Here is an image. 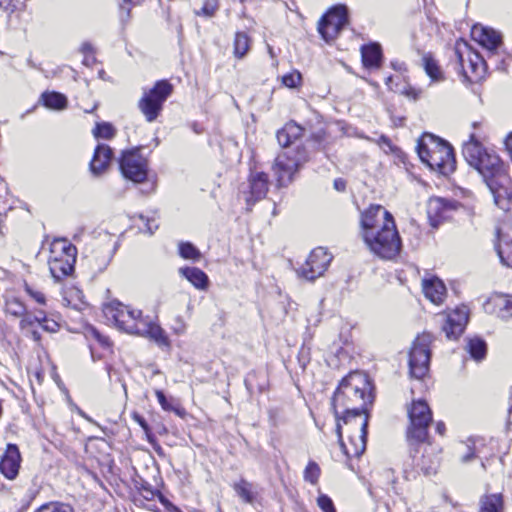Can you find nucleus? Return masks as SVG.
Listing matches in <instances>:
<instances>
[{
    "instance_id": "nucleus-1",
    "label": "nucleus",
    "mask_w": 512,
    "mask_h": 512,
    "mask_svg": "<svg viewBox=\"0 0 512 512\" xmlns=\"http://www.w3.org/2000/svg\"><path fill=\"white\" fill-rule=\"evenodd\" d=\"M372 401L370 383L365 375L358 372L346 376L333 395L336 433L347 458L359 457L366 449L367 407Z\"/></svg>"
},
{
    "instance_id": "nucleus-2",
    "label": "nucleus",
    "mask_w": 512,
    "mask_h": 512,
    "mask_svg": "<svg viewBox=\"0 0 512 512\" xmlns=\"http://www.w3.org/2000/svg\"><path fill=\"white\" fill-rule=\"evenodd\" d=\"M362 235L369 249L380 258L393 259L401 240L393 216L381 205H371L361 216Z\"/></svg>"
},
{
    "instance_id": "nucleus-3",
    "label": "nucleus",
    "mask_w": 512,
    "mask_h": 512,
    "mask_svg": "<svg viewBox=\"0 0 512 512\" xmlns=\"http://www.w3.org/2000/svg\"><path fill=\"white\" fill-rule=\"evenodd\" d=\"M417 153L420 160L431 170L448 175L455 170L453 148L444 140L425 133L418 141Z\"/></svg>"
},
{
    "instance_id": "nucleus-4",
    "label": "nucleus",
    "mask_w": 512,
    "mask_h": 512,
    "mask_svg": "<svg viewBox=\"0 0 512 512\" xmlns=\"http://www.w3.org/2000/svg\"><path fill=\"white\" fill-rule=\"evenodd\" d=\"M49 252V270L55 280L60 281L74 271L77 249L67 239H54Z\"/></svg>"
},
{
    "instance_id": "nucleus-5",
    "label": "nucleus",
    "mask_w": 512,
    "mask_h": 512,
    "mask_svg": "<svg viewBox=\"0 0 512 512\" xmlns=\"http://www.w3.org/2000/svg\"><path fill=\"white\" fill-rule=\"evenodd\" d=\"M439 458L434 448L425 442H413L410 445V461L405 463L404 474L407 479H414L418 474L426 476L435 474Z\"/></svg>"
},
{
    "instance_id": "nucleus-6",
    "label": "nucleus",
    "mask_w": 512,
    "mask_h": 512,
    "mask_svg": "<svg viewBox=\"0 0 512 512\" xmlns=\"http://www.w3.org/2000/svg\"><path fill=\"white\" fill-rule=\"evenodd\" d=\"M309 160L305 147L297 146L277 155L272 171L279 186H287L293 181L297 171Z\"/></svg>"
},
{
    "instance_id": "nucleus-7",
    "label": "nucleus",
    "mask_w": 512,
    "mask_h": 512,
    "mask_svg": "<svg viewBox=\"0 0 512 512\" xmlns=\"http://www.w3.org/2000/svg\"><path fill=\"white\" fill-rule=\"evenodd\" d=\"M103 313L108 322L114 324L119 330L136 334L146 316L141 310L114 300L104 305Z\"/></svg>"
},
{
    "instance_id": "nucleus-8",
    "label": "nucleus",
    "mask_w": 512,
    "mask_h": 512,
    "mask_svg": "<svg viewBox=\"0 0 512 512\" xmlns=\"http://www.w3.org/2000/svg\"><path fill=\"white\" fill-rule=\"evenodd\" d=\"M410 425L407 429L409 445L413 442H425L428 436V428L432 422V411L423 400L413 401L408 408Z\"/></svg>"
},
{
    "instance_id": "nucleus-9",
    "label": "nucleus",
    "mask_w": 512,
    "mask_h": 512,
    "mask_svg": "<svg viewBox=\"0 0 512 512\" xmlns=\"http://www.w3.org/2000/svg\"><path fill=\"white\" fill-rule=\"evenodd\" d=\"M172 85L166 80H160L155 83L153 88L145 91L138 102V108L148 122L157 119L162 111L163 104L171 95Z\"/></svg>"
},
{
    "instance_id": "nucleus-10",
    "label": "nucleus",
    "mask_w": 512,
    "mask_h": 512,
    "mask_svg": "<svg viewBox=\"0 0 512 512\" xmlns=\"http://www.w3.org/2000/svg\"><path fill=\"white\" fill-rule=\"evenodd\" d=\"M433 336L430 333H422L413 341L409 352V373L415 379H422L429 371L431 358L430 345Z\"/></svg>"
},
{
    "instance_id": "nucleus-11",
    "label": "nucleus",
    "mask_w": 512,
    "mask_h": 512,
    "mask_svg": "<svg viewBox=\"0 0 512 512\" xmlns=\"http://www.w3.org/2000/svg\"><path fill=\"white\" fill-rule=\"evenodd\" d=\"M455 54L463 74L470 82H478L484 77L485 61L473 51L464 40H458L455 44Z\"/></svg>"
},
{
    "instance_id": "nucleus-12",
    "label": "nucleus",
    "mask_w": 512,
    "mask_h": 512,
    "mask_svg": "<svg viewBox=\"0 0 512 512\" xmlns=\"http://www.w3.org/2000/svg\"><path fill=\"white\" fill-rule=\"evenodd\" d=\"M348 23V8L339 4L332 7L320 20L318 31L326 42L333 41Z\"/></svg>"
},
{
    "instance_id": "nucleus-13",
    "label": "nucleus",
    "mask_w": 512,
    "mask_h": 512,
    "mask_svg": "<svg viewBox=\"0 0 512 512\" xmlns=\"http://www.w3.org/2000/svg\"><path fill=\"white\" fill-rule=\"evenodd\" d=\"M119 166L122 175L134 183H142L147 178V160L140 154L139 149L124 151L119 160Z\"/></svg>"
},
{
    "instance_id": "nucleus-14",
    "label": "nucleus",
    "mask_w": 512,
    "mask_h": 512,
    "mask_svg": "<svg viewBox=\"0 0 512 512\" xmlns=\"http://www.w3.org/2000/svg\"><path fill=\"white\" fill-rule=\"evenodd\" d=\"M332 255L324 247L311 251L306 262L298 269V274L310 281L321 277L332 261Z\"/></svg>"
},
{
    "instance_id": "nucleus-15",
    "label": "nucleus",
    "mask_w": 512,
    "mask_h": 512,
    "mask_svg": "<svg viewBox=\"0 0 512 512\" xmlns=\"http://www.w3.org/2000/svg\"><path fill=\"white\" fill-rule=\"evenodd\" d=\"M472 37L476 40L481 46H483L488 52V59L490 61L496 60L497 49L502 44L501 35L492 28L484 27L481 25H475L471 31ZM497 62V61H495ZM497 69L505 71L506 67L504 65V60H501L500 63H496Z\"/></svg>"
},
{
    "instance_id": "nucleus-16",
    "label": "nucleus",
    "mask_w": 512,
    "mask_h": 512,
    "mask_svg": "<svg viewBox=\"0 0 512 512\" xmlns=\"http://www.w3.org/2000/svg\"><path fill=\"white\" fill-rule=\"evenodd\" d=\"M496 251L503 265L512 267V220L500 222L496 228Z\"/></svg>"
},
{
    "instance_id": "nucleus-17",
    "label": "nucleus",
    "mask_w": 512,
    "mask_h": 512,
    "mask_svg": "<svg viewBox=\"0 0 512 512\" xmlns=\"http://www.w3.org/2000/svg\"><path fill=\"white\" fill-rule=\"evenodd\" d=\"M468 316V308L464 305L446 315L443 331L448 339H457L463 333L468 323Z\"/></svg>"
},
{
    "instance_id": "nucleus-18",
    "label": "nucleus",
    "mask_w": 512,
    "mask_h": 512,
    "mask_svg": "<svg viewBox=\"0 0 512 512\" xmlns=\"http://www.w3.org/2000/svg\"><path fill=\"white\" fill-rule=\"evenodd\" d=\"M493 195L495 204L501 209H507L508 202L512 197V188L507 173L486 182Z\"/></svg>"
},
{
    "instance_id": "nucleus-19",
    "label": "nucleus",
    "mask_w": 512,
    "mask_h": 512,
    "mask_svg": "<svg viewBox=\"0 0 512 512\" xmlns=\"http://www.w3.org/2000/svg\"><path fill=\"white\" fill-rule=\"evenodd\" d=\"M475 169L483 177L485 183L506 173L503 162L493 151H489L487 155H484Z\"/></svg>"
},
{
    "instance_id": "nucleus-20",
    "label": "nucleus",
    "mask_w": 512,
    "mask_h": 512,
    "mask_svg": "<svg viewBox=\"0 0 512 512\" xmlns=\"http://www.w3.org/2000/svg\"><path fill=\"white\" fill-rule=\"evenodd\" d=\"M21 463L20 451L15 444H8L0 459V472L9 480H14L19 473Z\"/></svg>"
},
{
    "instance_id": "nucleus-21",
    "label": "nucleus",
    "mask_w": 512,
    "mask_h": 512,
    "mask_svg": "<svg viewBox=\"0 0 512 512\" xmlns=\"http://www.w3.org/2000/svg\"><path fill=\"white\" fill-rule=\"evenodd\" d=\"M136 334L153 340L161 348H170V340L166 332L149 316L145 317Z\"/></svg>"
},
{
    "instance_id": "nucleus-22",
    "label": "nucleus",
    "mask_w": 512,
    "mask_h": 512,
    "mask_svg": "<svg viewBox=\"0 0 512 512\" xmlns=\"http://www.w3.org/2000/svg\"><path fill=\"white\" fill-rule=\"evenodd\" d=\"M250 197L247 202H256L263 199L269 188L268 175L264 172L251 173L249 177Z\"/></svg>"
},
{
    "instance_id": "nucleus-23",
    "label": "nucleus",
    "mask_w": 512,
    "mask_h": 512,
    "mask_svg": "<svg viewBox=\"0 0 512 512\" xmlns=\"http://www.w3.org/2000/svg\"><path fill=\"white\" fill-rule=\"evenodd\" d=\"M113 158L112 149L106 144H98L90 162V170L94 175L102 174Z\"/></svg>"
},
{
    "instance_id": "nucleus-24",
    "label": "nucleus",
    "mask_w": 512,
    "mask_h": 512,
    "mask_svg": "<svg viewBox=\"0 0 512 512\" xmlns=\"http://www.w3.org/2000/svg\"><path fill=\"white\" fill-rule=\"evenodd\" d=\"M489 151L475 138L474 134L470 135L468 141L463 144L462 153L467 163L475 168L482 160L484 155Z\"/></svg>"
},
{
    "instance_id": "nucleus-25",
    "label": "nucleus",
    "mask_w": 512,
    "mask_h": 512,
    "mask_svg": "<svg viewBox=\"0 0 512 512\" xmlns=\"http://www.w3.org/2000/svg\"><path fill=\"white\" fill-rule=\"evenodd\" d=\"M424 295L434 304L443 302L446 295V287L444 283L437 277L424 279L422 282Z\"/></svg>"
},
{
    "instance_id": "nucleus-26",
    "label": "nucleus",
    "mask_w": 512,
    "mask_h": 512,
    "mask_svg": "<svg viewBox=\"0 0 512 512\" xmlns=\"http://www.w3.org/2000/svg\"><path fill=\"white\" fill-rule=\"evenodd\" d=\"M421 66L430 78L431 82L439 83L444 81L445 75L438 61L431 53H424L421 58Z\"/></svg>"
},
{
    "instance_id": "nucleus-27",
    "label": "nucleus",
    "mask_w": 512,
    "mask_h": 512,
    "mask_svg": "<svg viewBox=\"0 0 512 512\" xmlns=\"http://www.w3.org/2000/svg\"><path fill=\"white\" fill-rule=\"evenodd\" d=\"M180 274L185 277L195 288L206 290L209 285L208 276L197 267H185L179 270Z\"/></svg>"
},
{
    "instance_id": "nucleus-28",
    "label": "nucleus",
    "mask_w": 512,
    "mask_h": 512,
    "mask_svg": "<svg viewBox=\"0 0 512 512\" xmlns=\"http://www.w3.org/2000/svg\"><path fill=\"white\" fill-rule=\"evenodd\" d=\"M362 63L366 68H378L380 66L382 51L379 44L364 45L361 48Z\"/></svg>"
},
{
    "instance_id": "nucleus-29",
    "label": "nucleus",
    "mask_w": 512,
    "mask_h": 512,
    "mask_svg": "<svg viewBox=\"0 0 512 512\" xmlns=\"http://www.w3.org/2000/svg\"><path fill=\"white\" fill-rule=\"evenodd\" d=\"M489 303L494 306L495 313L498 317L508 319L512 316V296L495 294L491 297Z\"/></svg>"
},
{
    "instance_id": "nucleus-30",
    "label": "nucleus",
    "mask_w": 512,
    "mask_h": 512,
    "mask_svg": "<svg viewBox=\"0 0 512 512\" xmlns=\"http://www.w3.org/2000/svg\"><path fill=\"white\" fill-rule=\"evenodd\" d=\"M479 512H503L504 504L501 494H489L481 497Z\"/></svg>"
},
{
    "instance_id": "nucleus-31",
    "label": "nucleus",
    "mask_w": 512,
    "mask_h": 512,
    "mask_svg": "<svg viewBox=\"0 0 512 512\" xmlns=\"http://www.w3.org/2000/svg\"><path fill=\"white\" fill-rule=\"evenodd\" d=\"M233 489L237 496L240 497L241 500L245 503L253 504L256 500L257 493L254 490L253 484L245 479H240L239 481L235 482L233 484Z\"/></svg>"
},
{
    "instance_id": "nucleus-32",
    "label": "nucleus",
    "mask_w": 512,
    "mask_h": 512,
    "mask_svg": "<svg viewBox=\"0 0 512 512\" xmlns=\"http://www.w3.org/2000/svg\"><path fill=\"white\" fill-rule=\"evenodd\" d=\"M41 99L45 107L53 110H63L67 107V98L59 92H45Z\"/></svg>"
},
{
    "instance_id": "nucleus-33",
    "label": "nucleus",
    "mask_w": 512,
    "mask_h": 512,
    "mask_svg": "<svg viewBox=\"0 0 512 512\" xmlns=\"http://www.w3.org/2000/svg\"><path fill=\"white\" fill-rule=\"evenodd\" d=\"M251 39L245 32H236L233 41V53L238 59H242L246 56L250 50Z\"/></svg>"
},
{
    "instance_id": "nucleus-34",
    "label": "nucleus",
    "mask_w": 512,
    "mask_h": 512,
    "mask_svg": "<svg viewBox=\"0 0 512 512\" xmlns=\"http://www.w3.org/2000/svg\"><path fill=\"white\" fill-rule=\"evenodd\" d=\"M467 351L473 359L481 361L486 356V343L480 338L469 339L467 343Z\"/></svg>"
},
{
    "instance_id": "nucleus-35",
    "label": "nucleus",
    "mask_w": 512,
    "mask_h": 512,
    "mask_svg": "<svg viewBox=\"0 0 512 512\" xmlns=\"http://www.w3.org/2000/svg\"><path fill=\"white\" fill-rule=\"evenodd\" d=\"M5 311L15 317H22L26 314V306L15 296L5 297Z\"/></svg>"
},
{
    "instance_id": "nucleus-36",
    "label": "nucleus",
    "mask_w": 512,
    "mask_h": 512,
    "mask_svg": "<svg viewBox=\"0 0 512 512\" xmlns=\"http://www.w3.org/2000/svg\"><path fill=\"white\" fill-rule=\"evenodd\" d=\"M179 254L187 260L198 261L201 258L200 251L190 242H181L178 245Z\"/></svg>"
},
{
    "instance_id": "nucleus-37",
    "label": "nucleus",
    "mask_w": 512,
    "mask_h": 512,
    "mask_svg": "<svg viewBox=\"0 0 512 512\" xmlns=\"http://www.w3.org/2000/svg\"><path fill=\"white\" fill-rule=\"evenodd\" d=\"M96 138L111 139L115 136L116 130L112 124L108 122L97 123L93 129Z\"/></svg>"
},
{
    "instance_id": "nucleus-38",
    "label": "nucleus",
    "mask_w": 512,
    "mask_h": 512,
    "mask_svg": "<svg viewBox=\"0 0 512 512\" xmlns=\"http://www.w3.org/2000/svg\"><path fill=\"white\" fill-rule=\"evenodd\" d=\"M320 473L321 470L319 465L314 461H310L304 470V479L305 481L315 485L318 482Z\"/></svg>"
},
{
    "instance_id": "nucleus-39",
    "label": "nucleus",
    "mask_w": 512,
    "mask_h": 512,
    "mask_svg": "<svg viewBox=\"0 0 512 512\" xmlns=\"http://www.w3.org/2000/svg\"><path fill=\"white\" fill-rule=\"evenodd\" d=\"M447 201L442 198H431L428 202L429 217H442V210L445 208Z\"/></svg>"
},
{
    "instance_id": "nucleus-40",
    "label": "nucleus",
    "mask_w": 512,
    "mask_h": 512,
    "mask_svg": "<svg viewBox=\"0 0 512 512\" xmlns=\"http://www.w3.org/2000/svg\"><path fill=\"white\" fill-rule=\"evenodd\" d=\"M35 512H74L68 504L51 502L42 505Z\"/></svg>"
},
{
    "instance_id": "nucleus-41",
    "label": "nucleus",
    "mask_w": 512,
    "mask_h": 512,
    "mask_svg": "<svg viewBox=\"0 0 512 512\" xmlns=\"http://www.w3.org/2000/svg\"><path fill=\"white\" fill-rule=\"evenodd\" d=\"M365 139L369 140V141H372V142H375L381 149H383V151L385 153H394L396 151V147L392 144L391 140L385 136V135H381L379 138L377 139H372L370 137H364Z\"/></svg>"
},
{
    "instance_id": "nucleus-42",
    "label": "nucleus",
    "mask_w": 512,
    "mask_h": 512,
    "mask_svg": "<svg viewBox=\"0 0 512 512\" xmlns=\"http://www.w3.org/2000/svg\"><path fill=\"white\" fill-rule=\"evenodd\" d=\"M218 0H205L203 6L197 15L212 17L218 10Z\"/></svg>"
},
{
    "instance_id": "nucleus-43",
    "label": "nucleus",
    "mask_w": 512,
    "mask_h": 512,
    "mask_svg": "<svg viewBox=\"0 0 512 512\" xmlns=\"http://www.w3.org/2000/svg\"><path fill=\"white\" fill-rule=\"evenodd\" d=\"M302 76L300 72L294 71L282 77V83L288 88H296L301 82Z\"/></svg>"
},
{
    "instance_id": "nucleus-44",
    "label": "nucleus",
    "mask_w": 512,
    "mask_h": 512,
    "mask_svg": "<svg viewBox=\"0 0 512 512\" xmlns=\"http://www.w3.org/2000/svg\"><path fill=\"white\" fill-rule=\"evenodd\" d=\"M35 320H37V324H39L45 331L56 332L59 328V324L52 319H48L46 315H43L42 317H35Z\"/></svg>"
},
{
    "instance_id": "nucleus-45",
    "label": "nucleus",
    "mask_w": 512,
    "mask_h": 512,
    "mask_svg": "<svg viewBox=\"0 0 512 512\" xmlns=\"http://www.w3.org/2000/svg\"><path fill=\"white\" fill-rule=\"evenodd\" d=\"M317 504L323 512H336L332 499L325 494L319 495Z\"/></svg>"
},
{
    "instance_id": "nucleus-46",
    "label": "nucleus",
    "mask_w": 512,
    "mask_h": 512,
    "mask_svg": "<svg viewBox=\"0 0 512 512\" xmlns=\"http://www.w3.org/2000/svg\"><path fill=\"white\" fill-rule=\"evenodd\" d=\"M284 128L287 130L290 138H292L294 141L301 137L303 134V128L293 121L285 124Z\"/></svg>"
},
{
    "instance_id": "nucleus-47",
    "label": "nucleus",
    "mask_w": 512,
    "mask_h": 512,
    "mask_svg": "<svg viewBox=\"0 0 512 512\" xmlns=\"http://www.w3.org/2000/svg\"><path fill=\"white\" fill-rule=\"evenodd\" d=\"M276 137L279 145L282 147H288L294 141L290 138V135H288V132L284 127L277 131Z\"/></svg>"
},
{
    "instance_id": "nucleus-48",
    "label": "nucleus",
    "mask_w": 512,
    "mask_h": 512,
    "mask_svg": "<svg viewBox=\"0 0 512 512\" xmlns=\"http://www.w3.org/2000/svg\"><path fill=\"white\" fill-rule=\"evenodd\" d=\"M155 395H156L157 400H158L159 404L161 405L162 409H164L165 411H172L174 409L173 406L170 404V402L167 400L163 391L156 390Z\"/></svg>"
},
{
    "instance_id": "nucleus-49",
    "label": "nucleus",
    "mask_w": 512,
    "mask_h": 512,
    "mask_svg": "<svg viewBox=\"0 0 512 512\" xmlns=\"http://www.w3.org/2000/svg\"><path fill=\"white\" fill-rule=\"evenodd\" d=\"M25 290L36 302L42 305L45 304V296L42 292L35 291L28 285L25 286Z\"/></svg>"
},
{
    "instance_id": "nucleus-50",
    "label": "nucleus",
    "mask_w": 512,
    "mask_h": 512,
    "mask_svg": "<svg viewBox=\"0 0 512 512\" xmlns=\"http://www.w3.org/2000/svg\"><path fill=\"white\" fill-rule=\"evenodd\" d=\"M23 318L20 321V327L21 329H30L34 326L35 323H37V320H35L34 316L31 315H24Z\"/></svg>"
},
{
    "instance_id": "nucleus-51",
    "label": "nucleus",
    "mask_w": 512,
    "mask_h": 512,
    "mask_svg": "<svg viewBox=\"0 0 512 512\" xmlns=\"http://www.w3.org/2000/svg\"><path fill=\"white\" fill-rule=\"evenodd\" d=\"M466 452L460 457L462 463H468L475 457V448L471 445H466Z\"/></svg>"
},
{
    "instance_id": "nucleus-52",
    "label": "nucleus",
    "mask_w": 512,
    "mask_h": 512,
    "mask_svg": "<svg viewBox=\"0 0 512 512\" xmlns=\"http://www.w3.org/2000/svg\"><path fill=\"white\" fill-rule=\"evenodd\" d=\"M141 220L145 222V231L149 234H153L154 231L158 228V224L155 223L154 219L144 218L143 216H140Z\"/></svg>"
},
{
    "instance_id": "nucleus-53",
    "label": "nucleus",
    "mask_w": 512,
    "mask_h": 512,
    "mask_svg": "<svg viewBox=\"0 0 512 512\" xmlns=\"http://www.w3.org/2000/svg\"><path fill=\"white\" fill-rule=\"evenodd\" d=\"M0 9L8 12H14L16 9L15 0H0Z\"/></svg>"
},
{
    "instance_id": "nucleus-54",
    "label": "nucleus",
    "mask_w": 512,
    "mask_h": 512,
    "mask_svg": "<svg viewBox=\"0 0 512 512\" xmlns=\"http://www.w3.org/2000/svg\"><path fill=\"white\" fill-rule=\"evenodd\" d=\"M133 419L142 427L145 432L149 431V426L146 420L139 414H134Z\"/></svg>"
},
{
    "instance_id": "nucleus-55",
    "label": "nucleus",
    "mask_w": 512,
    "mask_h": 512,
    "mask_svg": "<svg viewBox=\"0 0 512 512\" xmlns=\"http://www.w3.org/2000/svg\"><path fill=\"white\" fill-rule=\"evenodd\" d=\"M80 51L84 54V55H87V54H93V47L90 43L88 42H84L81 47H80Z\"/></svg>"
},
{
    "instance_id": "nucleus-56",
    "label": "nucleus",
    "mask_w": 512,
    "mask_h": 512,
    "mask_svg": "<svg viewBox=\"0 0 512 512\" xmlns=\"http://www.w3.org/2000/svg\"><path fill=\"white\" fill-rule=\"evenodd\" d=\"M334 188L337 191H344L346 188V182L341 178L335 179L334 180Z\"/></svg>"
},
{
    "instance_id": "nucleus-57",
    "label": "nucleus",
    "mask_w": 512,
    "mask_h": 512,
    "mask_svg": "<svg viewBox=\"0 0 512 512\" xmlns=\"http://www.w3.org/2000/svg\"><path fill=\"white\" fill-rule=\"evenodd\" d=\"M506 150L512 160V132L507 136L505 140Z\"/></svg>"
},
{
    "instance_id": "nucleus-58",
    "label": "nucleus",
    "mask_w": 512,
    "mask_h": 512,
    "mask_svg": "<svg viewBox=\"0 0 512 512\" xmlns=\"http://www.w3.org/2000/svg\"><path fill=\"white\" fill-rule=\"evenodd\" d=\"M94 62H95V57L93 56V54L85 55L84 60H83V64L84 65L89 66V65H91Z\"/></svg>"
},
{
    "instance_id": "nucleus-59",
    "label": "nucleus",
    "mask_w": 512,
    "mask_h": 512,
    "mask_svg": "<svg viewBox=\"0 0 512 512\" xmlns=\"http://www.w3.org/2000/svg\"><path fill=\"white\" fill-rule=\"evenodd\" d=\"M436 431L440 434V435H444L445 433V424L443 422H438L436 424Z\"/></svg>"
},
{
    "instance_id": "nucleus-60",
    "label": "nucleus",
    "mask_w": 512,
    "mask_h": 512,
    "mask_svg": "<svg viewBox=\"0 0 512 512\" xmlns=\"http://www.w3.org/2000/svg\"><path fill=\"white\" fill-rule=\"evenodd\" d=\"M92 333L93 335L95 336V338L98 339L99 342H101L102 344H108L107 342V339H104L101 337L100 333L98 331H96L95 329L92 330Z\"/></svg>"
},
{
    "instance_id": "nucleus-61",
    "label": "nucleus",
    "mask_w": 512,
    "mask_h": 512,
    "mask_svg": "<svg viewBox=\"0 0 512 512\" xmlns=\"http://www.w3.org/2000/svg\"><path fill=\"white\" fill-rule=\"evenodd\" d=\"M31 335H32V338H33L35 341H39V340H40V334H39V332H37V331L33 330V331L31 332Z\"/></svg>"
},
{
    "instance_id": "nucleus-62",
    "label": "nucleus",
    "mask_w": 512,
    "mask_h": 512,
    "mask_svg": "<svg viewBox=\"0 0 512 512\" xmlns=\"http://www.w3.org/2000/svg\"><path fill=\"white\" fill-rule=\"evenodd\" d=\"M391 65H392V67H393L394 69H401V65H402V64H397V63L392 62V63H391Z\"/></svg>"
},
{
    "instance_id": "nucleus-63",
    "label": "nucleus",
    "mask_w": 512,
    "mask_h": 512,
    "mask_svg": "<svg viewBox=\"0 0 512 512\" xmlns=\"http://www.w3.org/2000/svg\"><path fill=\"white\" fill-rule=\"evenodd\" d=\"M97 108V105H93L91 109H85L86 113H92Z\"/></svg>"
},
{
    "instance_id": "nucleus-64",
    "label": "nucleus",
    "mask_w": 512,
    "mask_h": 512,
    "mask_svg": "<svg viewBox=\"0 0 512 512\" xmlns=\"http://www.w3.org/2000/svg\"><path fill=\"white\" fill-rule=\"evenodd\" d=\"M81 416H82L83 418H85L86 420H88V421L92 422V419H91L89 416H87L85 413H83V412H82V413H81Z\"/></svg>"
}]
</instances>
